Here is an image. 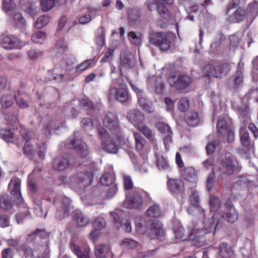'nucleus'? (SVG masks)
I'll return each instance as SVG.
<instances>
[{
	"label": "nucleus",
	"mask_w": 258,
	"mask_h": 258,
	"mask_svg": "<svg viewBox=\"0 0 258 258\" xmlns=\"http://www.w3.org/2000/svg\"><path fill=\"white\" fill-rule=\"evenodd\" d=\"M117 191V185L116 183H113L109 185V187L106 189V192L105 195V199H109L113 197Z\"/></svg>",
	"instance_id": "bf43d9fd"
},
{
	"label": "nucleus",
	"mask_w": 258,
	"mask_h": 258,
	"mask_svg": "<svg viewBox=\"0 0 258 258\" xmlns=\"http://www.w3.org/2000/svg\"><path fill=\"white\" fill-rule=\"evenodd\" d=\"M149 44L158 47L162 51H166L170 47L171 41L165 33L152 32L149 36Z\"/></svg>",
	"instance_id": "6e6552de"
},
{
	"label": "nucleus",
	"mask_w": 258,
	"mask_h": 258,
	"mask_svg": "<svg viewBox=\"0 0 258 258\" xmlns=\"http://www.w3.org/2000/svg\"><path fill=\"white\" fill-rule=\"evenodd\" d=\"M0 137L7 142H12L14 134L10 130L2 129L0 131Z\"/></svg>",
	"instance_id": "864d4df0"
},
{
	"label": "nucleus",
	"mask_w": 258,
	"mask_h": 258,
	"mask_svg": "<svg viewBox=\"0 0 258 258\" xmlns=\"http://www.w3.org/2000/svg\"><path fill=\"white\" fill-rule=\"evenodd\" d=\"M66 146L68 148L75 149L78 154L82 157H86L88 154L87 145L80 139H69L67 141Z\"/></svg>",
	"instance_id": "ddd939ff"
},
{
	"label": "nucleus",
	"mask_w": 258,
	"mask_h": 258,
	"mask_svg": "<svg viewBox=\"0 0 258 258\" xmlns=\"http://www.w3.org/2000/svg\"><path fill=\"white\" fill-rule=\"evenodd\" d=\"M219 254L223 258H229L233 254V251L230 245L223 242L220 245Z\"/></svg>",
	"instance_id": "e433bc0d"
},
{
	"label": "nucleus",
	"mask_w": 258,
	"mask_h": 258,
	"mask_svg": "<svg viewBox=\"0 0 258 258\" xmlns=\"http://www.w3.org/2000/svg\"><path fill=\"white\" fill-rule=\"evenodd\" d=\"M42 206V201H39L37 202H35V206L34 207V212L37 216L40 217L45 218L46 214L47 213V211H46L45 212L44 214H43Z\"/></svg>",
	"instance_id": "5fc2aeb1"
},
{
	"label": "nucleus",
	"mask_w": 258,
	"mask_h": 258,
	"mask_svg": "<svg viewBox=\"0 0 258 258\" xmlns=\"http://www.w3.org/2000/svg\"><path fill=\"white\" fill-rule=\"evenodd\" d=\"M128 20L131 25H134L139 22L140 18V11L138 8H132L127 12Z\"/></svg>",
	"instance_id": "473e14b6"
},
{
	"label": "nucleus",
	"mask_w": 258,
	"mask_h": 258,
	"mask_svg": "<svg viewBox=\"0 0 258 258\" xmlns=\"http://www.w3.org/2000/svg\"><path fill=\"white\" fill-rule=\"evenodd\" d=\"M74 219L79 227H84L90 223L89 219L83 213L79 211L76 212Z\"/></svg>",
	"instance_id": "72a5a7b5"
},
{
	"label": "nucleus",
	"mask_w": 258,
	"mask_h": 258,
	"mask_svg": "<svg viewBox=\"0 0 258 258\" xmlns=\"http://www.w3.org/2000/svg\"><path fill=\"white\" fill-rule=\"evenodd\" d=\"M73 25V23L69 18L63 16L58 23L57 29L58 31H63L64 32L67 33Z\"/></svg>",
	"instance_id": "c9c22d12"
},
{
	"label": "nucleus",
	"mask_w": 258,
	"mask_h": 258,
	"mask_svg": "<svg viewBox=\"0 0 258 258\" xmlns=\"http://www.w3.org/2000/svg\"><path fill=\"white\" fill-rule=\"evenodd\" d=\"M168 185L173 194L182 193L184 190L183 182L180 179L168 178Z\"/></svg>",
	"instance_id": "b1692460"
},
{
	"label": "nucleus",
	"mask_w": 258,
	"mask_h": 258,
	"mask_svg": "<svg viewBox=\"0 0 258 258\" xmlns=\"http://www.w3.org/2000/svg\"><path fill=\"white\" fill-rule=\"evenodd\" d=\"M93 175L92 173L88 174L80 172L72 175L68 180L70 187L75 191L81 194L84 192L86 188L93 181Z\"/></svg>",
	"instance_id": "f03ea898"
},
{
	"label": "nucleus",
	"mask_w": 258,
	"mask_h": 258,
	"mask_svg": "<svg viewBox=\"0 0 258 258\" xmlns=\"http://www.w3.org/2000/svg\"><path fill=\"white\" fill-rule=\"evenodd\" d=\"M128 90L127 88H111L107 93V96L109 100L115 98L120 102H126L129 98Z\"/></svg>",
	"instance_id": "4468645a"
},
{
	"label": "nucleus",
	"mask_w": 258,
	"mask_h": 258,
	"mask_svg": "<svg viewBox=\"0 0 258 258\" xmlns=\"http://www.w3.org/2000/svg\"><path fill=\"white\" fill-rule=\"evenodd\" d=\"M224 208V210H221V217L215 226L214 232L225 225V221L233 223L238 219V213L233 207L232 203L228 200L225 203Z\"/></svg>",
	"instance_id": "39448f33"
},
{
	"label": "nucleus",
	"mask_w": 258,
	"mask_h": 258,
	"mask_svg": "<svg viewBox=\"0 0 258 258\" xmlns=\"http://www.w3.org/2000/svg\"><path fill=\"white\" fill-rule=\"evenodd\" d=\"M246 13L253 17H256L258 14V3L253 2L250 3L246 8Z\"/></svg>",
	"instance_id": "603ef678"
},
{
	"label": "nucleus",
	"mask_w": 258,
	"mask_h": 258,
	"mask_svg": "<svg viewBox=\"0 0 258 258\" xmlns=\"http://www.w3.org/2000/svg\"><path fill=\"white\" fill-rule=\"evenodd\" d=\"M103 125L104 127L112 132V134H116L119 131V125L116 113L114 112L106 113L103 119Z\"/></svg>",
	"instance_id": "9b49d317"
},
{
	"label": "nucleus",
	"mask_w": 258,
	"mask_h": 258,
	"mask_svg": "<svg viewBox=\"0 0 258 258\" xmlns=\"http://www.w3.org/2000/svg\"><path fill=\"white\" fill-rule=\"evenodd\" d=\"M62 62L66 64V69L71 71L73 68V65L75 62V58L71 54H66L62 59Z\"/></svg>",
	"instance_id": "49530a36"
},
{
	"label": "nucleus",
	"mask_w": 258,
	"mask_h": 258,
	"mask_svg": "<svg viewBox=\"0 0 258 258\" xmlns=\"http://www.w3.org/2000/svg\"><path fill=\"white\" fill-rule=\"evenodd\" d=\"M186 211L190 215L194 216L203 215V217L205 218V210L200 206L191 205L187 207Z\"/></svg>",
	"instance_id": "37998d69"
},
{
	"label": "nucleus",
	"mask_w": 258,
	"mask_h": 258,
	"mask_svg": "<svg viewBox=\"0 0 258 258\" xmlns=\"http://www.w3.org/2000/svg\"><path fill=\"white\" fill-rule=\"evenodd\" d=\"M185 120L188 125L195 126L199 122V117L197 112H189L185 116Z\"/></svg>",
	"instance_id": "f704fd0d"
},
{
	"label": "nucleus",
	"mask_w": 258,
	"mask_h": 258,
	"mask_svg": "<svg viewBox=\"0 0 258 258\" xmlns=\"http://www.w3.org/2000/svg\"><path fill=\"white\" fill-rule=\"evenodd\" d=\"M111 255L110 247L107 244H101L98 246V258H107Z\"/></svg>",
	"instance_id": "79ce46f5"
},
{
	"label": "nucleus",
	"mask_w": 258,
	"mask_h": 258,
	"mask_svg": "<svg viewBox=\"0 0 258 258\" xmlns=\"http://www.w3.org/2000/svg\"><path fill=\"white\" fill-rule=\"evenodd\" d=\"M79 106L86 109H93L94 106L92 102L87 98H81L79 99Z\"/></svg>",
	"instance_id": "e2e57ef3"
},
{
	"label": "nucleus",
	"mask_w": 258,
	"mask_h": 258,
	"mask_svg": "<svg viewBox=\"0 0 258 258\" xmlns=\"http://www.w3.org/2000/svg\"><path fill=\"white\" fill-rule=\"evenodd\" d=\"M138 98V103L140 106L145 112L151 113L154 111L152 107V102L145 94L139 96Z\"/></svg>",
	"instance_id": "a878e982"
},
{
	"label": "nucleus",
	"mask_w": 258,
	"mask_h": 258,
	"mask_svg": "<svg viewBox=\"0 0 258 258\" xmlns=\"http://www.w3.org/2000/svg\"><path fill=\"white\" fill-rule=\"evenodd\" d=\"M121 64L127 68H133L135 65L134 55L126 48L123 49L120 53Z\"/></svg>",
	"instance_id": "412c9836"
},
{
	"label": "nucleus",
	"mask_w": 258,
	"mask_h": 258,
	"mask_svg": "<svg viewBox=\"0 0 258 258\" xmlns=\"http://www.w3.org/2000/svg\"><path fill=\"white\" fill-rule=\"evenodd\" d=\"M147 216L157 218L161 216L163 213L158 204H155L150 206L146 211Z\"/></svg>",
	"instance_id": "58836bf2"
},
{
	"label": "nucleus",
	"mask_w": 258,
	"mask_h": 258,
	"mask_svg": "<svg viewBox=\"0 0 258 258\" xmlns=\"http://www.w3.org/2000/svg\"><path fill=\"white\" fill-rule=\"evenodd\" d=\"M230 70L229 64L227 62L221 63L218 65L207 64L202 69V74L204 77L221 79L226 76Z\"/></svg>",
	"instance_id": "7ed1b4c3"
},
{
	"label": "nucleus",
	"mask_w": 258,
	"mask_h": 258,
	"mask_svg": "<svg viewBox=\"0 0 258 258\" xmlns=\"http://www.w3.org/2000/svg\"><path fill=\"white\" fill-rule=\"evenodd\" d=\"M16 100V95L11 94H4L1 98V103L3 108L11 107Z\"/></svg>",
	"instance_id": "2f4dec72"
},
{
	"label": "nucleus",
	"mask_w": 258,
	"mask_h": 258,
	"mask_svg": "<svg viewBox=\"0 0 258 258\" xmlns=\"http://www.w3.org/2000/svg\"><path fill=\"white\" fill-rule=\"evenodd\" d=\"M46 35L43 31H37L34 33L31 36V40L35 43H42L45 39Z\"/></svg>",
	"instance_id": "09e8293b"
},
{
	"label": "nucleus",
	"mask_w": 258,
	"mask_h": 258,
	"mask_svg": "<svg viewBox=\"0 0 258 258\" xmlns=\"http://www.w3.org/2000/svg\"><path fill=\"white\" fill-rule=\"evenodd\" d=\"M30 216V212L27 208H24L19 213L15 215L16 220L18 224H22L24 222L25 218H29Z\"/></svg>",
	"instance_id": "de8ad7c7"
},
{
	"label": "nucleus",
	"mask_w": 258,
	"mask_h": 258,
	"mask_svg": "<svg viewBox=\"0 0 258 258\" xmlns=\"http://www.w3.org/2000/svg\"><path fill=\"white\" fill-rule=\"evenodd\" d=\"M134 137L135 140L136 149L138 150H141L143 148L145 140L138 133H134Z\"/></svg>",
	"instance_id": "680f3d73"
},
{
	"label": "nucleus",
	"mask_w": 258,
	"mask_h": 258,
	"mask_svg": "<svg viewBox=\"0 0 258 258\" xmlns=\"http://www.w3.org/2000/svg\"><path fill=\"white\" fill-rule=\"evenodd\" d=\"M245 12L241 8L237 9L234 13V20L233 22H238L244 20Z\"/></svg>",
	"instance_id": "0e129e2a"
},
{
	"label": "nucleus",
	"mask_w": 258,
	"mask_h": 258,
	"mask_svg": "<svg viewBox=\"0 0 258 258\" xmlns=\"http://www.w3.org/2000/svg\"><path fill=\"white\" fill-rule=\"evenodd\" d=\"M214 177L215 173L214 172H211L208 176L206 181V187L209 191L211 190L217 182Z\"/></svg>",
	"instance_id": "4d7b16f0"
},
{
	"label": "nucleus",
	"mask_w": 258,
	"mask_h": 258,
	"mask_svg": "<svg viewBox=\"0 0 258 258\" xmlns=\"http://www.w3.org/2000/svg\"><path fill=\"white\" fill-rule=\"evenodd\" d=\"M115 175L112 173H105L100 178V182L102 185L109 186L115 183Z\"/></svg>",
	"instance_id": "a19ab883"
},
{
	"label": "nucleus",
	"mask_w": 258,
	"mask_h": 258,
	"mask_svg": "<svg viewBox=\"0 0 258 258\" xmlns=\"http://www.w3.org/2000/svg\"><path fill=\"white\" fill-rule=\"evenodd\" d=\"M1 44L6 49L11 50L20 47V40L13 35H3Z\"/></svg>",
	"instance_id": "aec40b11"
},
{
	"label": "nucleus",
	"mask_w": 258,
	"mask_h": 258,
	"mask_svg": "<svg viewBox=\"0 0 258 258\" xmlns=\"http://www.w3.org/2000/svg\"><path fill=\"white\" fill-rule=\"evenodd\" d=\"M238 167V162L229 153H226L224 158L219 162L215 169L216 173L219 172V178L223 174L231 175Z\"/></svg>",
	"instance_id": "423d86ee"
},
{
	"label": "nucleus",
	"mask_w": 258,
	"mask_h": 258,
	"mask_svg": "<svg viewBox=\"0 0 258 258\" xmlns=\"http://www.w3.org/2000/svg\"><path fill=\"white\" fill-rule=\"evenodd\" d=\"M68 46L63 39L58 40L55 47L51 52V55L54 57H59L67 50Z\"/></svg>",
	"instance_id": "393cba45"
},
{
	"label": "nucleus",
	"mask_w": 258,
	"mask_h": 258,
	"mask_svg": "<svg viewBox=\"0 0 258 258\" xmlns=\"http://www.w3.org/2000/svg\"><path fill=\"white\" fill-rule=\"evenodd\" d=\"M167 82L171 87L181 90L187 88L192 83V80L188 75L171 72L168 77Z\"/></svg>",
	"instance_id": "0eeeda50"
},
{
	"label": "nucleus",
	"mask_w": 258,
	"mask_h": 258,
	"mask_svg": "<svg viewBox=\"0 0 258 258\" xmlns=\"http://www.w3.org/2000/svg\"><path fill=\"white\" fill-rule=\"evenodd\" d=\"M225 39V37L222 33L217 34L215 40L210 45V51L214 53L218 52L220 50L221 45Z\"/></svg>",
	"instance_id": "c756f323"
},
{
	"label": "nucleus",
	"mask_w": 258,
	"mask_h": 258,
	"mask_svg": "<svg viewBox=\"0 0 258 258\" xmlns=\"http://www.w3.org/2000/svg\"><path fill=\"white\" fill-rule=\"evenodd\" d=\"M14 22L16 25L19 27H22L25 23V20L22 14L19 13H15L13 16Z\"/></svg>",
	"instance_id": "338daca9"
},
{
	"label": "nucleus",
	"mask_w": 258,
	"mask_h": 258,
	"mask_svg": "<svg viewBox=\"0 0 258 258\" xmlns=\"http://www.w3.org/2000/svg\"><path fill=\"white\" fill-rule=\"evenodd\" d=\"M214 216L212 218H205L203 221L204 226L202 229H195V228H190L189 227L188 230L190 231L189 234L190 238L195 241L198 240L199 238L203 237L205 234L212 231L213 228V219Z\"/></svg>",
	"instance_id": "9d476101"
},
{
	"label": "nucleus",
	"mask_w": 258,
	"mask_h": 258,
	"mask_svg": "<svg viewBox=\"0 0 258 258\" xmlns=\"http://www.w3.org/2000/svg\"><path fill=\"white\" fill-rule=\"evenodd\" d=\"M127 117L130 121L137 123L141 122L144 119L142 113L140 111L135 109L131 110L127 113Z\"/></svg>",
	"instance_id": "c03bdc74"
},
{
	"label": "nucleus",
	"mask_w": 258,
	"mask_h": 258,
	"mask_svg": "<svg viewBox=\"0 0 258 258\" xmlns=\"http://www.w3.org/2000/svg\"><path fill=\"white\" fill-rule=\"evenodd\" d=\"M234 185L241 188L257 186L258 175L256 177L250 175H240L235 182Z\"/></svg>",
	"instance_id": "f8f14e48"
},
{
	"label": "nucleus",
	"mask_w": 258,
	"mask_h": 258,
	"mask_svg": "<svg viewBox=\"0 0 258 258\" xmlns=\"http://www.w3.org/2000/svg\"><path fill=\"white\" fill-rule=\"evenodd\" d=\"M143 203V199L142 196L138 192L134 191L126 197L124 205L128 209H133L140 208Z\"/></svg>",
	"instance_id": "2eb2a0df"
},
{
	"label": "nucleus",
	"mask_w": 258,
	"mask_h": 258,
	"mask_svg": "<svg viewBox=\"0 0 258 258\" xmlns=\"http://www.w3.org/2000/svg\"><path fill=\"white\" fill-rule=\"evenodd\" d=\"M209 205L212 212L217 211L220 207L221 203L220 200L217 197L211 196L209 200Z\"/></svg>",
	"instance_id": "3c124183"
},
{
	"label": "nucleus",
	"mask_w": 258,
	"mask_h": 258,
	"mask_svg": "<svg viewBox=\"0 0 258 258\" xmlns=\"http://www.w3.org/2000/svg\"><path fill=\"white\" fill-rule=\"evenodd\" d=\"M231 126H228L227 125L226 121L223 118H219L217 123V131L219 133H220L222 135H223L227 129L230 128Z\"/></svg>",
	"instance_id": "6e6d98bb"
},
{
	"label": "nucleus",
	"mask_w": 258,
	"mask_h": 258,
	"mask_svg": "<svg viewBox=\"0 0 258 258\" xmlns=\"http://www.w3.org/2000/svg\"><path fill=\"white\" fill-rule=\"evenodd\" d=\"M20 133L22 138L26 141V143L23 148L24 154L27 156L31 158L34 154V150H33L32 144L29 143L30 140H33L31 138V133L29 131L25 128H22Z\"/></svg>",
	"instance_id": "a211bd4d"
},
{
	"label": "nucleus",
	"mask_w": 258,
	"mask_h": 258,
	"mask_svg": "<svg viewBox=\"0 0 258 258\" xmlns=\"http://www.w3.org/2000/svg\"><path fill=\"white\" fill-rule=\"evenodd\" d=\"M13 202L7 195H3L0 197V207L2 209L10 211L13 207Z\"/></svg>",
	"instance_id": "4c0bfd02"
},
{
	"label": "nucleus",
	"mask_w": 258,
	"mask_h": 258,
	"mask_svg": "<svg viewBox=\"0 0 258 258\" xmlns=\"http://www.w3.org/2000/svg\"><path fill=\"white\" fill-rule=\"evenodd\" d=\"M70 245L72 250L78 258H89V250L88 249H81L72 242Z\"/></svg>",
	"instance_id": "7c9ffc66"
},
{
	"label": "nucleus",
	"mask_w": 258,
	"mask_h": 258,
	"mask_svg": "<svg viewBox=\"0 0 258 258\" xmlns=\"http://www.w3.org/2000/svg\"><path fill=\"white\" fill-rule=\"evenodd\" d=\"M156 128L162 134L164 140V143L166 146L171 142L172 132L169 125L162 122L156 123Z\"/></svg>",
	"instance_id": "4be33fe9"
},
{
	"label": "nucleus",
	"mask_w": 258,
	"mask_h": 258,
	"mask_svg": "<svg viewBox=\"0 0 258 258\" xmlns=\"http://www.w3.org/2000/svg\"><path fill=\"white\" fill-rule=\"evenodd\" d=\"M129 41L133 44L138 45L141 43V33L134 31L130 32L128 34Z\"/></svg>",
	"instance_id": "a18cd8bd"
},
{
	"label": "nucleus",
	"mask_w": 258,
	"mask_h": 258,
	"mask_svg": "<svg viewBox=\"0 0 258 258\" xmlns=\"http://www.w3.org/2000/svg\"><path fill=\"white\" fill-rule=\"evenodd\" d=\"M50 20V18L47 15H43L40 17H39L36 22H35L34 25L36 28L40 29L42 28L43 26L47 25Z\"/></svg>",
	"instance_id": "8fccbe9b"
},
{
	"label": "nucleus",
	"mask_w": 258,
	"mask_h": 258,
	"mask_svg": "<svg viewBox=\"0 0 258 258\" xmlns=\"http://www.w3.org/2000/svg\"><path fill=\"white\" fill-rule=\"evenodd\" d=\"M136 228L137 232L140 234H144L148 230V226L149 223H151V221L147 222L142 217H137L135 220Z\"/></svg>",
	"instance_id": "cd10ccee"
},
{
	"label": "nucleus",
	"mask_w": 258,
	"mask_h": 258,
	"mask_svg": "<svg viewBox=\"0 0 258 258\" xmlns=\"http://www.w3.org/2000/svg\"><path fill=\"white\" fill-rule=\"evenodd\" d=\"M53 204L56 208L55 219L61 220L69 216L72 205L69 198L63 195L56 196L53 200Z\"/></svg>",
	"instance_id": "20e7f679"
},
{
	"label": "nucleus",
	"mask_w": 258,
	"mask_h": 258,
	"mask_svg": "<svg viewBox=\"0 0 258 258\" xmlns=\"http://www.w3.org/2000/svg\"><path fill=\"white\" fill-rule=\"evenodd\" d=\"M243 75L240 70H237L226 82L227 87L230 90H236L240 87L243 83Z\"/></svg>",
	"instance_id": "f3484780"
},
{
	"label": "nucleus",
	"mask_w": 258,
	"mask_h": 258,
	"mask_svg": "<svg viewBox=\"0 0 258 258\" xmlns=\"http://www.w3.org/2000/svg\"><path fill=\"white\" fill-rule=\"evenodd\" d=\"M149 234L152 238H156L160 240L164 239V233L161 223L154 221L149 223Z\"/></svg>",
	"instance_id": "6ab92c4d"
},
{
	"label": "nucleus",
	"mask_w": 258,
	"mask_h": 258,
	"mask_svg": "<svg viewBox=\"0 0 258 258\" xmlns=\"http://www.w3.org/2000/svg\"><path fill=\"white\" fill-rule=\"evenodd\" d=\"M40 5L42 10L44 12H47L51 10L55 5L54 0H41Z\"/></svg>",
	"instance_id": "13d9d810"
},
{
	"label": "nucleus",
	"mask_w": 258,
	"mask_h": 258,
	"mask_svg": "<svg viewBox=\"0 0 258 258\" xmlns=\"http://www.w3.org/2000/svg\"><path fill=\"white\" fill-rule=\"evenodd\" d=\"M70 166V161L67 157L59 156L52 161V167L55 171H62Z\"/></svg>",
	"instance_id": "5701e85b"
},
{
	"label": "nucleus",
	"mask_w": 258,
	"mask_h": 258,
	"mask_svg": "<svg viewBox=\"0 0 258 258\" xmlns=\"http://www.w3.org/2000/svg\"><path fill=\"white\" fill-rule=\"evenodd\" d=\"M137 127L148 139L152 141L153 144L154 145L156 144V141L153 138V132L148 126L144 124L139 123L137 125Z\"/></svg>",
	"instance_id": "ea45409f"
},
{
	"label": "nucleus",
	"mask_w": 258,
	"mask_h": 258,
	"mask_svg": "<svg viewBox=\"0 0 258 258\" xmlns=\"http://www.w3.org/2000/svg\"><path fill=\"white\" fill-rule=\"evenodd\" d=\"M119 213H121V211L119 210L110 212L113 222L117 227H120L122 225V219H120Z\"/></svg>",
	"instance_id": "69168bd1"
},
{
	"label": "nucleus",
	"mask_w": 258,
	"mask_h": 258,
	"mask_svg": "<svg viewBox=\"0 0 258 258\" xmlns=\"http://www.w3.org/2000/svg\"><path fill=\"white\" fill-rule=\"evenodd\" d=\"M240 142L242 146L247 147L250 145V138L248 133L242 132L240 133Z\"/></svg>",
	"instance_id": "052dcab7"
},
{
	"label": "nucleus",
	"mask_w": 258,
	"mask_h": 258,
	"mask_svg": "<svg viewBox=\"0 0 258 258\" xmlns=\"http://www.w3.org/2000/svg\"><path fill=\"white\" fill-rule=\"evenodd\" d=\"M46 236L45 232L43 230L37 229L27 235V241L32 243L33 250L32 248L22 245V250L26 258H32L34 256V251L44 250L45 258H48L49 250L45 245L46 241L44 238Z\"/></svg>",
	"instance_id": "f257e3e1"
},
{
	"label": "nucleus",
	"mask_w": 258,
	"mask_h": 258,
	"mask_svg": "<svg viewBox=\"0 0 258 258\" xmlns=\"http://www.w3.org/2000/svg\"><path fill=\"white\" fill-rule=\"evenodd\" d=\"M16 7L15 3L12 0H4L3 2V7L4 10L6 12L10 11L14 9Z\"/></svg>",
	"instance_id": "774afa93"
},
{
	"label": "nucleus",
	"mask_w": 258,
	"mask_h": 258,
	"mask_svg": "<svg viewBox=\"0 0 258 258\" xmlns=\"http://www.w3.org/2000/svg\"><path fill=\"white\" fill-rule=\"evenodd\" d=\"M22 9L32 17H35L38 13L39 9L36 3L33 2H27L22 4Z\"/></svg>",
	"instance_id": "c85d7f7f"
},
{
	"label": "nucleus",
	"mask_w": 258,
	"mask_h": 258,
	"mask_svg": "<svg viewBox=\"0 0 258 258\" xmlns=\"http://www.w3.org/2000/svg\"><path fill=\"white\" fill-rule=\"evenodd\" d=\"M21 179L17 177L12 178L9 184V189L11 194L16 198L18 204L23 203V199L21 194Z\"/></svg>",
	"instance_id": "dca6fc26"
},
{
	"label": "nucleus",
	"mask_w": 258,
	"mask_h": 258,
	"mask_svg": "<svg viewBox=\"0 0 258 258\" xmlns=\"http://www.w3.org/2000/svg\"><path fill=\"white\" fill-rule=\"evenodd\" d=\"M148 84L152 86L154 84L155 90L157 94H160L163 92L164 89V84L160 77L152 76L148 79Z\"/></svg>",
	"instance_id": "bb28decb"
},
{
	"label": "nucleus",
	"mask_w": 258,
	"mask_h": 258,
	"mask_svg": "<svg viewBox=\"0 0 258 258\" xmlns=\"http://www.w3.org/2000/svg\"><path fill=\"white\" fill-rule=\"evenodd\" d=\"M101 148L105 152L109 154H117L119 149L118 145L113 141L112 135L105 130L100 131Z\"/></svg>",
	"instance_id": "1a4fd4ad"
}]
</instances>
